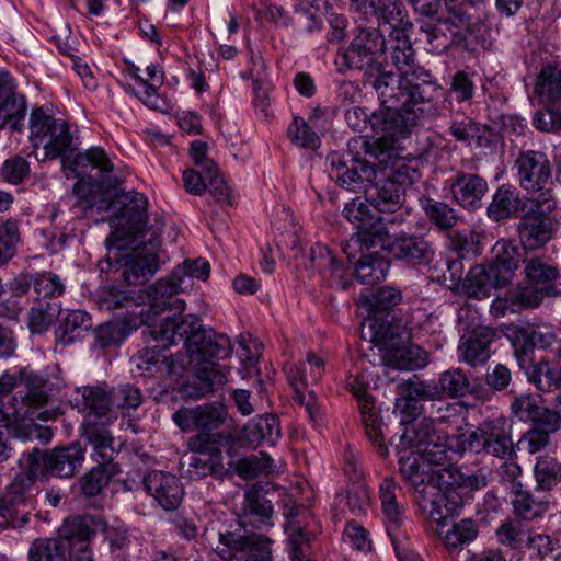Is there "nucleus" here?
<instances>
[{
    "label": "nucleus",
    "mask_w": 561,
    "mask_h": 561,
    "mask_svg": "<svg viewBox=\"0 0 561 561\" xmlns=\"http://www.w3.org/2000/svg\"><path fill=\"white\" fill-rule=\"evenodd\" d=\"M178 283H106L96 290L101 309L115 310L131 305L148 306L145 322L149 325L151 316L167 310L159 328L151 331L153 339L168 348L180 341L184 342V352L173 358L163 356L162 364L172 375H182L192 369L194 381L183 387L185 396L199 399L213 391L215 382H224L225 375L218 369L216 360L231 354L230 339L225 334H207L198 320L176 321L175 316L185 310V302L178 296Z\"/></svg>",
    "instance_id": "nucleus-1"
},
{
    "label": "nucleus",
    "mask_w": 561,
    "mask_h": 561,
    "mask_svg": "<svg viewBox=\"0 0 561 561\" xmlns=\"http://www.w3.org/2000/svg\"><path fill=\"white\" fill-rule=\"evenodd\" d=\"M391 77L383 76L381 80L374 81L371 88L377 93L380 108L371 113L369 123L373 130L380 135L377 140L370 142L376 152L387 150L386 162L392 157L388 141L404 137L410 128L417 125L432 107L433 88L422 82L416 87L419 92L403 91L396 85Z\"/></svg>",
    "instance_id": "nucleus-2"
},
{
    "label": "nucleus",
    "mask_w": 561,
    "mask_h": 561,
    "mask_svg": "<svg viewBox=\"0 0 561 561\" xmlns=\"http://www.w3.org/2000/svg\"><path fill=\"white\" fill-rule=\"evenodd\" d=\"M347 154L351 157L350 165L342 161L337 152L329 154L327 162L331 167L328 170L329 176L350 190H354L359 183L368 184L370 180L376 179L377 163H386L383 157L389 156L385 149L376 152L375 147L364 136L354 137L347 142Z\"/></svg>",
    "instance_id": "nucleus-3"
},
{
    "label": "nucleus",
    "mask_w": 561,
    "mask_h": 561,
    "mask_svg": "<svg viewBox=\"0 0 561 561\" xmlns=\"http://www.w3.org/2000/svg\"><path fill=\"white\" fill-rule=\"evenodd\" d=\"M462 256L446 261L444 280H511L518 268L519 251L510 240L501 239L492 248V259L485 264L470 265L466 272Z\"/></svg>",
    "instance_id": "nucleus-4"
},
{
    "label": "nucleus",
    "mask_w": 561,
    "mask_h": 561,
    "mask_svg": "<svg viewBox=\"0 0 561 561\" xmlns=\"http://www.w3.org/2000/svg\"><path fill=\"white\" fill-rule=\"evenodd\" d=\"M390 59L399 70L400 75L387 70L382 65L373 68L376 73H371L366 78V83L373 85L374 81L381 80V77L389 76L396 80L394 84L402 88L403 91L419 92L416 87H421L422 82L433 88V96L437 93L438 85L433 79L430 71L414 64V49L405 33L392 35L389 39Z\"/></svg>",
    "instance_id": "nucleus-5"
},
{
    "label": "nucleus",
    "mask_w": 561,
    "mask_h": 561,
    "mask_svg": "<svg viewBox=\"0 0 561 561\" xmlns=\"http://www.w3.org/2000/svg\"><path fill=\"white\" fill-rule=\"evenodd\" d=\"M520 187L545 211H553L557 202L552 195V168L546 153L537 150L522 151L515 161Z\"/></svg>",
    "instance_id": "nucleus-6"
},
{
    "label": "nucleus",
    "mask_w": 561,
    "mask_h": 561,
    "mask_svg": "<svg viewBox=\"0 0 561 561\" xmlns=\"http://www.w3.org/2000/svg\"><path fill=\"white\" fill-rule=\"evenodd\" d=\"M15 390L12 398L23 401L24 408L34 410L38 420L47 421L57 416L58 410L51 407L49 397L44 390V380L31 371H21L19 375L3 373L0 376V398Z\"/></svg>",
    "instance_id": "nucleus-7"
},
{
    "label": "nucleus",
    "mask_w": 561,
    "mask_h": 561,
    "mask_svg": "<svg viewBox=\"0 0 561 561\" xmlns=\"http://www.w3.org/2000/svg\"><path fill=\"white\" fill-rule=\"evenodd\" d=\"M38 486L26 476H14L0 494V518L12 529L23 528L36 508Z\"/></svg>",
    "instance_id": "nucleus-8"
},
{
    "label": "nucleus",
    "mask_w": 561,
    "mask_h": 561,
    "mask_svg": "<svg viewBox=\"0 0 561 561\" xmlns=\"http://www.w3.org/2000/svg\"><path fill=\"white\" fill-rule=\"evenodd\" d=\"M30 140L33 147L44 150L42 160H53L62 156L72 145L69 125L36 108L30 116Z\"/></svg>",
    "instance_id": "nucleus-9"
},
{
    "label": "nucleus",
    "mask_w": 561,
    "mask_h": 561,
    "mask_svg": "<svg viewBox=\"0 0 561 561\" xmlns=\"http://www.w3.org/2000/svg\"><path fill=\"white\" fill-rule=\"evenodd\" d=\"M467 448L476 454H485L500 459L516 457L507 421L504 417L488 419L476 428L468 431Z\"/></svg>",
    "instance_id": "nucleus-10"
},
{
    "label": "nucleus",
    "mask_w": 561,
    "mask_h": 561,
    "mask_svg": "<svg viewBox=\"0 0 561 561\" xmlns=\"http://www.w3.org/2000/svg\"><path fill=\"white\" fill-rule=\"evenodd\" d=\"M404 163L398 162L388 167L387 162L376 167V179L365 185V196L379 213L399 209L404 203V184L402 169Z\"/></svg>",
    "instance_id": "nucleus-11"
},
{
    "label": "nucleus",
    "mask_w": 561,
    "mask_h": 561,
    "mask_svg": "<svg viewBox=\"0 0 561 561\" xmlns=\"http://www.w3.org/2000/svg\"><path fill=\"white\" fill-rule=\"evenodd\" d=\"M414 440H417L419 453L422 455L426 463H428V467H440L437 470L433 469V472H435L436 477H438L439 473H446V478H448L446 470L447 468H456L451 461L453 456L457 454L451 448L449 438L435 432H419L416 434L413 433L412 436H409L408 430L404 428L398 439L396 436H393L389 438L388 443L390 445H394L396 448L403 451L410 447Z\"/></svg>",
    "instance_id": "nucleus-12"
},
{
    "label": "nucleus",
    "mask_w": 561,
    "mask_h": 561,
    "mask_svg": "<svg viewBox=\"0 0 561 561\" xmlns=\"http://www.w3.org/2000/svg\"><path fill=\"white\" fill-rule=\"evenodd\" d=\"M386 50V41L378 28H359L347 50L340 53L335 59L339 67L347 69H368L367 78L377 65L375 61Z\"/></svg>",
    "instance_id": "nucleus-13"
},
{
    "label": "nucleus",
    "mask_w": 561,
    "mask_h": 561,
    "mask_svg": "<svg viewBox=\"0 0 561 561\" xmlns=\"http://www.w3.org/2000/svg\"><path fill=\"white\" fill-rule=\"evenodd\" d=\"M217 554L224 560L271 561V540L262 536L244 537L220 533Z\"/></svg>",
    "instance_id": "nucleus-14"
},
{
    "label": "nucleus",
    "mask_w": 561,
    "mask_h": 561,
    "mask_svg": "<svg viewBox=\"0 0 561 561\" xmlns=\"http://www.w3.org/2000/svg\"><path fill=\"white\" fill-rule=\"evenodd\" d=\"M536 202L524 204V216L518 222V233L524 248L535 250L552 238L551 211H543Z\"/></svg>",
    "instance_id": "nucleus-15"
},
{
    "label": "nucleus",
    "mask_w": 561,
    "mask_h": 561,
    "mask_svg": "<svg viewBox=\"0 0 561 561\" xmlns=\"http://www.w3.org/2000/svg\"><path fill=\"white\" fill-rule=\"evenodd\" d=\"M351 8L365 18L375 16L377 20L389 24L393 28L390 36L405 33L413 26L401 0H369V2L366 1L363 4H351Z\"/></svg>",
    "instance_id": "nucleus-16"
},
{
    "label": "nucleus",
    "mask_w": 561,
    "mask_h": 561,
    "mask_svg": "<svg viewBox=\"0 0 561 561\" xmlns=\"http://www.w3.org/2000/svg\"><path fill=\"white\" fill-rule=\"evenodd\" d=\"M496 337L495 329L478 325L463 334L458 344V358L471 367H480L491 357V345Z\"/></svg>",
    "instance_id": "nucleus-17"
},
{
    "label": "nucleus",
    "mask_w": 561,
    "mask_h": 561,
    "mask_svg": "<svg viewBox=\"0 0 561 561\" xmlns=\"http://www.w3.org/2000/svg\"><path fill=\"white\" fill-rule=\"evenodd\" d=\"M227 412L222 405H199L182 408L173 414L174 423L183 431L198 430L209 432L218 428L226 420Z\"/></svg>",
    "instance_id": "nucleus-18"
},
{
    "label": "nucleus",
    "mask_w": 561,
    "mask_h": 561,
    "mask_svg": "<svg viewBox=\"0 0 561 561\" xmlns=\"http://www.w3.org/2000/svg\"><path fill=\"white\" fill-rule=\"evenodd\" d=\"M144 485L163 510L173 511L180 506L184 492L176 476L154 470L145 477Z\"/></svg>",
    "instance_id": "nucleus-19"
},
{
    "label": "nucleus",
    "mask_w": 561,
    "mask_h": 561,
    "mask_svg": "<svg viewBox=\"0 0 561 561\" xmlns=\"http://www.w3.org/2000/svg\"><path fill=\"white\" fill-rule=\"evenodd\" d=\"M13 78L7 71H0V129H19L25 115L26 103L23 95L16 93Z\"/></svg>",
    "instance_id": "nucleus-20"
},
{
    "label": "nucleus",
    "mask_w": 561,
    "mask_h": 561,
    "mask_svg": "<svg viewBox=\"0 0 561 561\" xmlns=\"http://www.w3.org/2000/svg\"><path fill=\"white\" fill-rule=\"evenodd\" d=\"M488 190L486 180L473 173L458 172L450 184L453 198L468 210H476L482 206Z\"/></svg>",
    "instance_id": "nucleus-21"
},
{
    "label": "nucleus",
    "mask_w": 561,
    "mask_h": 561,
    "mask_svg": "<svg viewBox=\"0 0 561 561\" xmlns=\"http://www.w3.org/2000/svg\"><path fill=\"white\" fill-rule=\"evenodd\" d=\"M20 397L12 398L5 410L0 405V425L11 428L19 438L30 440L37 436L38 425L35 421L38 419L34 410L24 408Z\"/></svg>",
    "instance_id": "nucleus-22"
},
{
    "label": "nucleus",
    "mask_w": 561,
    "mask_h": 561,
    "mask_svg": "<svg viewBox=\"0 0 561 561\" xmlns=\"http://www.w3.org/2000/svg\"><path fill=\"white\" fill-rule=\"evenodd\" d=\"M84 451L80 443L47 451L44 454L45 471L58 478L72 477L82 466Z\"/></svg>",
    "instance_id": "nucleus-23"
},
{
    "label": "nucleus",
    "mask_w": 561,
    "mask_h": 561,
    "mask_svg": "<svg viewBox=\"0 0 561 561\" xmlns=\"http://www.w3.org/2000/svg\"><path fill=\"white\" fill-rule=\"evenodd\" d=\"M84 409L88 410L84 422L110 425L116 419L113 411V392L103 387H83L81 390Z\"/></svg>",
    "instance_id": "nucleus-24"
},
{
    "label": "nucleus",
    "mask_w": 561,
    "mask_h": 561,
    "mask_svg": "<svg viewBox=\"0 0 561 561\" xmlns=\"http://www.w3.org/2000/svg\"><path fill=\"white\" fill-rule=\"evenodd\" d=\"M103 515L84 514L67 518L59 528V536L67 545L90 543L102 530Z\"/></svg>",
    "instance_id": "nucleus-25"
},
{
    "label": "nucleus",
    "mask_w": 561,
    "mask_h": 561,
    "mask_svg": "<svg viewBox=\"0 0 561 561\" xmlns=\"http://www.w3.org/2000/svg\"><path fill=\"white\" fill-rule=\"evenodd\" d=\"M401 300L402 294L398 288L371 283L362 291L357 305L367 311V317H375L390 311Z\"/></svg>",
    "instance_id": "nucleus-26"
},
{
    "label": "nucleus",
    "mask_w": 561,
    "mask_h": 561,
    "mask_svg": "<svg viewBox=\"0 0 561 561\" xmlns=\"http://www.w3.org/2000/svg\"><path fill=\"white\" fill-rule=\"evenodd\" d=\"M392 248L397 255L410 263H428L434 256L433 244L423 236L408 231L393 232Z\"/></svg>",
    "instance_id": "nucleus-27"
},
{
    "label": "nucleus",
    "mask_w": 561,
    "mask_h": 561,
    "mask_svg": "<svg viewBox=\"0 0 561 561\" xmlns=\"http://www.w3.org/2000/svg\"><path fill=\"white\" fill-rule=\"evenodd\" d=\"M443 5L447 15L438 19L437 24L428 34V42L439 39L442 26L453 25L459 27L468 21L465 7L459 0H431L421 5L420 13L427 16L435 15L442 11Z\"/></svg>",
    "instance_id": "nucleus-28"
},
{
    "label": "nucleus",
    "mask_w": 561,
    "mask_h": 561,
    "mask_svg": "<svg viewBox=\"0 0 561 561\" xmlns=\"http://www.w3.org/2000/svg\"><path fill=\"white\" fill-rule=\"evenodd\" d=\"M399 472L403 480L420 492H426V489H430L436 479L433 468L428 467L419 451L400 455Z\"/></svg>",
    "instance_id": "nucleus-29"
},
{
    "label": "nucleus",
    "mask_w": 561,
    "mask_h": 561,
    "mask_svg": "<svg viewBox=\"0 0 561 561\" xmlns=\"http://www.w3.org/2000/svg\"><path fill=\"white\" fill-rule=\"evenodd\" d=\"M399 486L392 477H386L379 485V499L385 516L387 533L393 536L405 519L404 506L397 499Z\"/></svg>",
    "instance_id": "nucleus-30"
},
{
    "label": "nucleus",
    "mask_w": 561,
    "mask_h": 561,
    "mask_svg": "<svg viewBox=\"0 0 561 561\" xmlns=\"http://www.w3.org/2000/svg\"><path fill=\"white\" fill-rule=\"evenodd\" d=\"M108 425L94 424L90 420L88 423H82V436L92 446V459L98 463L107 468L112 462L115 454L113 446L114 438L107 430Z\"/></svg>",
    "instance_id": "nucleus-31"
},
{
    "label": "nucleus",
    "mask_w": 561,
    "mask_h": 561,
    "mask_svg": "<svg viewBox=\"0 0 561 561\" xmlns=\"http://www.w3.org/2000/svg\"><path fill=\"white\" fill-rule=\"evenodd\" d=\"M357 401L367 438L377 448L378 454L381 457H386L388 455L386 433L383 423L375 411L373 397L368 393L364 397H359Z\"/></svg>",
    "instance_id": "nucleus-32"
},
{
    "label": "nucleus",
    "mask_w": 561,
    "mask_h": 561,
    "mask_svg": "<svg viewBox=\"0 0 561 561\" xmlns=\"http://www.w3.org/2000/svg\"><path fill=\"white\" fill-rule=\"evenodd\" d=\"M243 435L253 446H274L282 435L279 420L272 414L257 416L247 423Z\"/></svg>",
    "instance_id": "nucleus-33"
},
{
    "label": "nucleus",
    "mask_w": 561,
    "mask_h": 561,
    "mask_svg": "<svg viewBox=\"0 0 561 561\" xmlns=\"http://www.w3.org/2000/svg\"><path fill=\"white\" fill-rule=\"evenodd\" d=\"M516 486L520 488L518 482ZM514 516L524 522H537L547 514L550 508V501L547 497H536L526 490L517 489L512 499Z\"/></svg>",
    "instance_id": "nucleus-34"
},
{
    "label": "nucleus",
    "mask_w": 561,
    "mask_h": 561,
    "mask_svg": "<svg viewBox=\"0 0 561 561\" xmlns=\"http://www.w3.org/2000/svg\"><path fill=\"white\" fill-rule=\"evenodd\" d=\"M538 283H524L522 286L520 283L516 286V288L508 294L505 299L496 297L492 304V309L501 313L504 312L505 309L514 308V307H537L545 297L543 289L538 288L536 285Z\"/></svg>",
    "instance_id": "nucleus-35"
},
{
    "label": "nucleus",
    "mask_w": 561,
    "mask_h": 561,
    "mask_svg": "<svg viewBox=\"0 0 561 561\" xmlns=\"http://www.w3.org/2000/svg\"><path fill=\"white\" fill-rule=\"evenodd\" d=\"M520 208L519 193L512 185H501L495 191L488 206V216L494 221L512 218Z\"/></svg>",
    "instance_id": "nucleus-36"
},
{
    "label": "nucleus",
    "mask_w": 561,
    "mask_h": 561,
    "mask_svg": "<svg viewBox=\"0 0 561 561\" xmlns=\"http://www.w3.org/2000/svg\"><path fill=\"white\" fill-rule=\"evenodd\" d=\"M448 129L457 141L467 144L468 146L484 148L491 142L489 139L490 133L486 127L476 123L470 117L451 119Z\"/></svg>",
    "instance_id": "nucleus-37"
},
{
    "label": "nucleus",
    "mask_w": 561,
    "mask_h": 561,
    "mask_svg": "<svg viewBox=\"0 0 561 561\" xmlns=\"http://www.w3.org/2000/svg\"><path fill=\"white\" fill-rule=\"evenodd\" d=\"M117 202L121 205V216L127 220L130 229L136 232L142 231L148 205L145 195L131 191L119 195Z\"/></svg>",
    "instance_id": "nucleus-38"
},
{
    "label": "nucleus",
    "mask_w": 561,
    "mask_h": 561,
    "mask_svg": "<svg viewBox=\"0 0 561 561\" xmlns=\"http://www.w3.org/2000/svg\"><path fill=\"white\" fill-rule=\"evenodd\" d=\"M148 80L145 79L144 91H137L136 95L144 102L145 105L152 110L165 112L169 110V104L162 98L158 90L163 84L164 75L160 66L150 64L146 68Z\"/></svg>",
    "instance_id": "nucleus-39"
},
{
    "label": "nucleus",
    "mask_w": 561,
    "mask_h": 561,
    "mask_svg": "<svg viewBox=\"0 0 561 561\" xmlns=\"http://www.w3.org/2000/svg\"><path fill=\"white\" fill-rule=\"evenodd\" d=\"M535 93L542 103H554L561 100V66L547 65L537 76Z\"/></svg>",
    "instance_id": "nucleus-40"
},
{
    "label": "nucleus",
    "mask_w": 561,
    "mask_h": 561,
    "mask_svg": "<svg viewBox=\"0 0 561 561\" xmlns=\"http://www.w3.org/2000/svg\"><path fill=\"white\" fill-rule=\"evenodd\" d=\"M91 318L85 311L71 310L55 330L56 341L64 345L72 344L79 339L81 332L91 328Z\"/></svg>",
    "instance_id": "nucleus-41"
},
{
    "label": "nucleus",
    "mask_w": 561,
    "mask_h": 561,
    "mask_svg": "<svg viewBox=\"0 0 561 561\" xmlns=\"http://www.w3.org/2000/svg\"><path fill=\"white\" fill-rule=\"evenodd\" d=\"M28 561H67V542L58 537L35 539L27 552Z\"/></svg>",
    "instance_id": "nucleus-42"
},
{
    "label": "nucleus",
    "mask_w": 561,
    "mask_h": 561,
    "mask_svg": "<svg viewBox=\"0 0 561 561\" xmlns=\"http://www.w3.org/2000/svg\"><path fill=\"white\" fill-rule=\"evenodd\" d=\"M287 379L295 391L294 400L300 407H305L311 420L314 419V393L309 389L305 369L298 366H289L286 369Z\"/></svg>",
    "instance_id": "nucleus-43"
},
{
    "label": "nucleus",
    "mask_w": 561,
    "mask_h": 561,
    "mask_svg": "<svg viewBox=\"0 0 561 561\" xmlns=\"http://www.w3.org/2000/svg\"><path fill=\"white\" fill-rule=\"evenodd\" d=\"M526 548L530 551L531 558L536 560L545 561L551 559L553 561H561V542L548 534L533 530L528 535Z\"/></svg>",
    "instance_id": "nucleus-44"
},
{
    "label": "nucleus",
    "mask_w": 561,
    "mask_h": 561,
    "mask_svg": "<svg viewBox=\"0 0 561 561\" xmlns=\"http://www.w3.org/2000/svg\"><path fill=\"white\" fill-rule=\"evenodd\" d=\"M121 267L124 280L138 279L140 277L148 279L159 268L158 256L152 253H135L129 255Z\"/></svg>",
    "instance_id": "nucleus-45"
},
{
    "label": "nucleus",
    "mask_w": 561,
    "mask_h": 561,
    "mask_svg": "<svg viewBox=\"0 0 561 561\" xmlns=\"http://www.w3.org/2000/svg\"><path fill=\"white\" fill-rule=\"evenodd\" d=\"M533 528L524 526L520 520L507 519L495 530L497 542L511 550H519L527 546L528 535Z\"/></svg>",
    "instance_id": "nucleus-46"
},
{
    "label": "nucleus",
    "mask_w": 561,
    "mask_h": 561,
    "mask_svg": "<svg viewBox=\"0 0 561 561\" xmlns=\"http://www.w3.org/2000/svg\"><path fill=\"white\" fill-rule=\"evenodd\" d=\"M376 217L374 238L379 241H390L392 243L393 232H398L397 228L404 226L408 222L410 213L407 208L401 206L399 209L388 213H381Z\"/></svg>",
    "instance_id": "nucleus-47"
},
{
    "label": "nucleus",
    "mask_w": 561,
    "mask_h": 561,
    "mask_svg": "<svg viewBox=\"0 0 561 561\" xmlns=\"http://www.w3.org/2000/svg\"><path fill=\"white\" fill-rule=\"evenodd\" d=\"M370 341L381 347L394 346L401 337L402 327L382 317H367Z\"/></svg>",
    "instance_id": "nucleus-48"
},
{
    "label": "nucleus",
    "mask_w": 561,
    "mask_h": 561,
    "mask_svg": "<svg viewBox=\"0 0 561 561\" xmlns=\"http://www.w3.org/2000/svg\"><path fill=\"white\" fill-rule=\"evenodd\" d=\"M344 217L354 225L357 232L374 234L376 217L362 197L347 203L343 209Z\"/></svg>",
    "instance_id": "nucleus-49"
},
{
    "label": "nucleus",
    "mask_w": 561,
    "mask_h": 561,
    "mask_svg": "<svg viewBox=\"0 0 561 561\" xmlns=\"http://www.w3.org/2000/svg\"><path fill=\"white\" fill-rule=\"evenodd\" d=\"M536 490L550 491L561 481V463L550 456H540L534 468Z\"/></svg>",
    "instance_id": "nucleus-50"
},
{
    "label": "nucleus",
    "mask_w": 561,
    "mask_h": 561,
    "mask_svg": "<svg viewBox=\"0 0 561 561\" xmlns=\"http://www.w3.org/2000/svg\"><path fill=\"white\" fill-rule=\"evenodd\" d=\"M390 261L377 255H366L355 262L354 271L357 280H383L390 270Z\"/></svg>",
    "instance_id": "nucleus-51"
},
{
    "label": "nucleus",
    "mask_w": 561,
    "mask_h": 561,
    "mask_svg": "<svg viewBox=\"0 0 561 561\" xmlns=\"http://www.w3.org/2000/svg\"><path fill=\"white\" fill-rule=\"evenodd\" d=\"M437 386L440 398L444 396L461 398L472 391L468 376L460 368H451L443 373Z\"/></svg>",
    "instance_id": "nucleus-52"
},
{
    "label": "nucleus",
    "mask_w": 561,
    "mask_h": 561,
    "mask_svg": "<svg viewBox=\"0 0 561 561\" xmlns=\"http://www.w3.org/2000/svg\"><path fill=\"white\" fill-rule=\"evenodd\" d=\"M343 502L353 516L365 515L370 506V494L366 483L348 484L345 495L337 493L334 504Z\"/></svg>",
    "instance_id": "nucleus-53"
},
{
    "label": "nucleus",
    "mask_w": 561,
    "mask_h": 561,
    "mask_svg": "<svg viewBox=\"0 0 561 561\" xmlns=\"http://www.w3.org/2000/svg\"><path fill=\"white\" fill-rule=\"evenodd\" d=\"M525 370L529 381H531L538 390L543 392H549L558 388L561 380L560 370L553 368L546 360H540L536 364L531 363L530 367Z\"/></svg>",
    "instance_id": "nucleus-54"
},
{
    "label": "nucleus",
    "mask_w": 561,
    "mask_h": 561,
    "mask_svg": "<svg viewBox=\"0 0 561 561\" xmlns=\"http://www.w3.org/2000/svg\"><path fill=\"white\" fill-rule=\"evenodd\" d=\"M286 531L288 533L291 561H313L311 537L301 527L296 525L288 524Z\"/></svg>",
    "instance_id": "nucleus-55"
},
{
    "label": "nucleus",
    "mask_w": 561,
    "mask_h": 561,
    "mask_svg": "<svg viewBox=\"0 0 561 561\" xmlns=\"http://www.w3.org/2000/svg\"><path fill=\"white\" fill-rule=\"evenodd\" d=\"M442 474L443 473H439V476L436 477L430 490L438 497L436 505H444V508L453 516L463 505V497L460 492L462 488L457 484L443 483Z\"/></svg>",
    "instance_id": "nucleus-56"
},
{
    "label": "nucleus",
    "mask_w": 561,
    "mask_h": 561,
    "mask_svg": "<svg viewBox=\"0 0 561 561\" xmlns=\"http://www.w3.org/2000/svg\"><path fill=\"white\" fill-rule=\"evenodd\" d=\"M478 536V527L473 519L465 518L453 525L445 537L444 543L449 550H460Z\"/></svg>",
    "instance_id": "nucleus-57"
},
{
    "label": "nucleus",
    "mask_w": 561,
    "mask_h": 561,
    "mask_svg": "<svg viewBox=\"0 0 561 561\" xmlns=\"http://www.w3.org/2000/svg\"><path fill=\"white\" fill-rule=\"evenodd\" d=\"M59 312L60 307L56 304L38 302L28 312V329L33 334L46 332Z\"/></svg>",
    "instance_id": "nucleus-58"
},
{
    "label": "nucleus",
    "mask_w": 561,
    "mask_h": 561,
    "mask_svg": "<svg viewBox=\"0 0 561 561\" xmlns=\"http://www.w3.org/2000/svg\"><path fill=\"white\" fill-rule=\"evenodd\" d=\"M535 331L527 328H517L512 342L514 355L522 369H528L534 358Z\"/></svg>",
    "instance_id": "nucleus-59"
},
{
    "label": "nucleus",
    "mask_w": 561,
    "mask_h": 561,
    "mask_svg": "<svg viewBox=\"0 0 561 561\" xmlns=\"http://www.w3.org/2000/svg\"><path fill=\"white\" fill-rule=\"evenodd\" d=\"M20 231L16 220L0 224V266L5 265L16 254Z\"/></svg>",
    "instance_id": "nucleus-60"
},
{
    "label": "nucleus",
    "mask_w": 561,
    "mask_h": 561,
    "mask_svg": "<svg viewBox=\"0 0 561 561\" xmlns=\"http://www.w3.org/2000/svg\"><path fill=\"white\" fill-rule=\"evenodd\" d=\"M210 275V264L207 260L197 257V259H187L182 264L178 265L173 271L171 278L168 280H184L196 279V280H207ZM160 280H164L161 278Z\"/></svg>",
    "instance_id": "nucleus-61"
},
{
    "label": "nucleus",
    "mask_w": 561,
    "mask_h": 561,
    "mask_svg": "<svg viewBox=\"0 0 561 561\" xmlns=\"http://www.w3.org/2000/svg\"><path fill=\"white\" fill-rule=\"evenodd\" d=\"M422 208L430 220L440 229L450 228L457 221L455 210L446 203L425 198L422 201Z\"/></svg>",
    "instance_id": "nucleus-62"
},
{
    "label": "nucleus",
    "mask_w": 561,
    "mask_h": 561,
    "mask_svg": "<svg viewBox=\"0 0 561 561\" xmlns=\"http://www.w3.org/2000/svg\"><path fill=\"white\" fill-rule=\"evenodd\" d=\"M129 334L130 329L122 321L104 323L95 331L98 343L102 347L119 345L129 336Z\"/></svg>",
    "instance_id": "nucleus-63"
},
{
    "label": "nucleus",
    "mask_w": 561,
    "mask_h": 561,
    "mask_svg": "<svg viewBox=\"0 0 561 561\" xmlns=\"http://www.w3.org/2000/svg\"><path fill=\"white\" fill-rule=\"evenodd\" d=\"M287 134L296 147L305 149L314 148L316 133L313 127L304 117L295 115L288 126Z\"/></svg>",
    "instance_id": "nucleus-64"
}]
</instances>
